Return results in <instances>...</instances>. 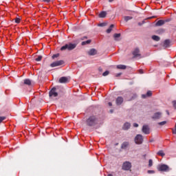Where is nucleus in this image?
I'll return each mask as SVG.
<instances>
[{
  "instance_id": "24",
  "label": "nucleus",
  "mask_w": 176,
  "mask_h": 176,
  "mask_svg": "<svg viewBox=\"0 0 176 176\" xmlns=\"http://www.w3.org/2000/svg\"><path fill=\"white\" fill-rule=\"evenodd\" d=\"M24 85H28V86H30L31 85V80L25 79L24 80Z\"/></svg>"
},
{
  "instance_id": "39",
  "label": "nucleus",
  "mask_w": 176,
  "mask_h": 176,
  "mask_svg": "<svg viewBox=\"0 0 176 176\" xmlns=\"http://www.w3.org/2000/svg\"><path fill=\"white\" fill-rule=\"evenodd\" d=\"M142 98H146V97H148V96H146V94H143L142 95Z\"/></svg>"
},
{
  "instance_id": "34",
  "label": "nucleus",
  "mask_w": 176,
  "mask_h": 176,
  "mask_svg": "<svg viewBox=\"0 0 176 176\" xmlns=\"http://www.w3.org/2000/svg\"><path fill=\"white\" fill-rule=\"evenodd\" d=\"M105 25H107V23H100L98 25V27H105Z\"/></svg>"
},
{
  "instance_id": "32",
  "label": "nucleus",
  "mask_w": 176,
  "mask_h": 176,
  "mask_svg": "<svg viewBox=\"0 0 176 176\" xmlns=\"http://www.w3.org/2000/svg\"><path fill=\"white\" fill-rule=\"evenodd\" d=\"M107 75H109V71H106L102 74L103 76H107Z\"/></svg>"
},
{
  "instance_id": "23",
  "label": "nucleus",
  "mask_w": 176,
  "mask_h": 176,
  "mask_svg": "<svg viewBox=\"0 0 176 176\" xmlns=\"http://www.w3.org/2000/svg\"><path fill=\"white\" fill-rule=\"evenodd\" d=\"M118 69H126V65H117Z\"/></svg>"
},
{
  "instance_id": "27",
  "label": "nucleus",
  "mask_w": 176,
  "mask_h": 176,
  "mask_svg": "<svg viewBox=\"0 0 176 176\" xmlns=\"http://www.w3.org/2000/svg\"><path fill=\"white\" fill-rule=\"evenodd\" d=\"M124 19L125 21H129V20H131V19H133V17H131V16H124Z\"/></svg>"
},
{
  "instance_id": "6",
  "label": "nucleus",
  "mask_w": 176,
  "mask_h": 176,
  "mask_svg": "<svg viewBox=\"0 0 176 176\" xmlns=\"http://www.w3.org/2000/svg\"><path fill=\"white\" fill-rule=\"evenodd\" d=\"M131 168V163L129 162H124L122 165V170H129Z\"/></svg>"
},
{
  "instance_id": "45",
  "label": "nucleus",
  "mask_w": 176,
  "mask_h": 176,
  "mask_svg": "<svg viewBox=\"0 0 176 176\" xmlns=\"http://www.w3.org/2000/svg\"><path fill=\"white\" fill-rule=\"evenodd\" d=\"M109 107H112V102H109Z\"/></svg>"
},
{
  "instance_id": "12",
  "label": "nucleus",
  "mask_w": 176,
  "mask_h": 176,
  "mask_svg": "<svg viewBox=\"0 0 176 176\" xmlns=\"http://www.w3.org/2000/svg\"><path fill=\"white\" fill-rule=\"evenodd\" d=\"M153 119H160V118H162V113L161 112H157L155 113H154V115L153 116Z\"/></svg>"
},
{
  "instance_id": "44",
  "label": "nucleus",
  "mask_w": 176,
  "mask_h": 176,
  "mask_svg": "<svg viewBox=\"0 0 176 176\" xmlns=\"http://www.w3.org/2000/svg\"><path fill=\"white\" fill-rule=\"evenodd\" d=\"M120 75H122V73H118V74H117L116 75V76H120Z\"/></svg>"
},
{
  "instance_id": "48",
  "label": "nucleus",
  "mask_w": 176,
  "mask_h": 176,
  "mask_svg": "<svg viewBox=\"0 0 176 176\" xmlns=\"http://www.w3.org/2000/svg\"><path fill=\"white\" fill-rule=\"evenodd\" d=\"M109 2H113V0H109Z\"/></svg>"
},
{
  "instance_id": "16",
  "label": "nucleus",
  "mask_w": 176,
  "mask_h": 176,
  "mask_svg": "<svg viewBox=\"0 0 176 176\" xmlns=\"http://www.w3.org/2000/svg\"><path fill=\"white\" fill-rule=\"evenodd\" d=\"M157 155H158V156H162V157H164V156H166V154L164 153V151H163V150H160L157 153Z\"/></svg>"
},
{
  "instance_id": "17",
  "label": "nucleus",
  "mask_w": 176,
  "mask_h": 176,
  "mask_svg": "<svg viewBox=\"0 0 176 176\" xmlns=\"http://www.w3.org/2000/svg\"><path fill=\"white\" fill-rule=\"evenodd\" d=\"M106 16H107V12L105 11L101 12L99 14V17H100V19H104V17H105Z\"/></svg>"
},
{
  "instance_id": "15",
  "label": "nucleus",
  "mask_w": 176,
  "mask_h": 176,
  "mask_svg": "<svg viewBox=\"0 0 176 176\" xmlns=\"http://www.w3.org/2000/svg\"><path fill=\"white\" fill-rule=\"evenodd\" d=\"M122 102H123V98L122 97L120 96V97L117 98V99H116L117 105H120V104H122Z\"/></svg>"
},
{
  "instance_id": "20",
  "label": "nucleus",
  "mask_w": 176,
  "mask_h": 176,
  "mask_svg": "<svg viewBox=\"0 0 176 176\" xmlns=\"http://www.w3.org/2000/svg\"><path fill=\"white\" fill-rule=\"evenodd\" d=\"M164 45L165 47H168V46H170V40H165L164 42Z\"/></svg>"
},
{
  "instance_id": "14",
  "label": "nucleus",
  "mask_w": 176,
  "mask_h": 176,
  "mask_svg": "<svg viewBox=\"0 0 176 176\" xmlns=\"http://www.w3.org/2000/svg\"><path fill=\"white\" fill-rule=\"evenodd\" d=\"M59 82L60 83H67L68 82V78H67V77H61L59 79Z\"/></svg>"
},
{
  "instance_id": "9",
  "label": "nucleus",
  "mask_w": 176,
  "mask_h": 176,
  "mask_svg": "<svg viewBox=\"0 0 176 176\" xmlns=\"http://www.w3.org/2000/svg\"><path fill=\"white\" fill-rule=\"evenodd\" d=\"M133 54L134 57H139V58H141V54H140V49L135 48L133 52Z\"/></svg>"
},
{
  "instance_id": "2",
  "label": "nucleus",
  "mask_w": 176,
  "mask_h": 176,
  "mask_svg": "<svg viewBox=\"0 0 176 176\" xmlns=\"http://www.w3.org/2000/svg\"><path fill=\"white\" fill-rule=\"evenodd\" d=\"M87 124L88 126H94L96 124V117L91 116L87 120Z\"/></svg>"
},
{
  "instance_id": "10",
  "label": "nucleus",
  "mask_w": 176,
  "mask_h": 176,
  "mask_svg": "<svg viewBox=\"0 0 176 176\" xmlns=\"http://www.w3.org/2000/svg\"><path fill=\"white\" fill-rule=\"evenodd\" d=\"M89 56H96L97 54V50L92 48L88 52Z\"/></svg>"
},
{
  "instance_id": "18",
  "label": "nucleus",
  "mask_w": 176,
  "mask_h": 176,
  "mask_svg": "<svg viewBox=\"0 0 176 176\" xmlns=\"http://www.w3.org/2000/svg\"><path fill=\"white\" fill-rule=\"evenodd\" d=\"M113 37L115 41H120V34H115Z\"/></svg>"
},
{
  "instance_id": "26",
  "label": "nucleus",
  "mask_w": 176,
  "mask_h": 176,
  "mask_svg": "<svg viewBox=\"0 0 176 176\" xmlns=\"http://www.w3.org/2000/svg\"><path fill=\"white\" fill-rule=\"evenodd\" d=\"M167 124V121H162V122H158V124L160 126H164V124Z\"/></svg>"
},
{
  "instance_id": "49",
  "label": "nucleus",
  "mask_w": 176,
  "mask_h": 176,
  "mask_svg": "<svg viewBox=\"0 0 176 176\" xmlns=\"http://www.w3.org/2000/svg\"><path fill=\"white\" fill-rule=\"evenodd\" d=\"M110 112H111V113H112V112H113V111L111 110Z\"/></svg>"
},
{
  "instance_id": "40",
  "label": "nucleus",
  "mask_w": 176,
  "mask_h": 176,
  "mask_svg": "<svg viewBox=\"0 0 176 176\" xmlns=\"http://www.w3.org/2000/svg\"><path fill=\"white\" fill-rule=\"evenodd\" d=\"M148 174H152V173H155V171H153V170H148Z\"/></svg>"
},
{
  "instance_id": "21",
  "label": "nucleus",
  "mask_w": 176,
  "mask_h": 176,
  "mask_svg": "<svg viewBox=\"0 0 176 176\" xmlns=\"http://www.w3.org/2000/svg\"><path fill=\"white\" fill-rule=\"evenodd\" d=\"M113 27H114L113 25H111L110 27H109V28H108V29L107 30L106 32H107V34H111V32H112V30H113Z\"/></svg>"
},
{
  "instance_id": "11",
  "label": "nucleus",
  "mask_w": 176,
  "mask_h": 176,
  "mask_svg": "<svg viewBox=\"0 0 176 176\" xmlns=\"http://www.w3.org/2000/svg\"><path fill=\"white\" fill-rule=\"evenodd\" d=\"M167 21H168V20L164 21V20H159L157 23H156V25L157 27H161V25H164V23H166Z\"/></svg>"
},
{
  "instance_id": "46",
  "label": "nucleus",
  "mask_w": 176,
  "mask_h": 176,
  "mask_svg": "<svg viewBox=\"0 0 176 176\" xmlns=\"http://www.w3.org/2000/svg\"><path fill=\"white\" fill-rule=\"evenodd\" d=\"M166 113L167 115H170V113L168 112V111H166Z\"/></svg>"
},
{
  "instance_id": "8",
  "label": "nucleus",
  "mask_w": 176,
  "mask_h": 176,
  "mask_svg": "<svg viewBox=\"0 0 176 176\" xmlns=\"http://www.w3.org/2000/svg\"><path fill=\"white\" fill-rule=\"evenodd\" d=\"M58 94L56 91V88H52L50 91V97H57Z\"/></svg>"
},
{
  "instance_id": "13",
  "label": "nucleus",
  "mask_w": 176,
  "mask_h": 176,
  "mask_svg": "<svg viewBox=\"0 0 176 176\" xmlns=\"http://www.w3.org/2000/svg\"><path fill=\"white\" fill-rule=\"evenodd\" d=\"M131 126V124H130V122H125L123 125V130H129V129H130V127Z\"/></svg>"
},
{
  "instance_id": "33",
  "label": "nucleus",
  "mask_w": 176,
  "mask_h": 176,
  "mask_svg": "<svg viewBox=\"0 0 176 176\" xmlns=\"http://www.w3.org/2000/svg\"><path fill=\"white\" fill-rule=\"evenodd\" d=\"M131 96H132V97L130 100H134V98H136V97H137V94H131Z\"/></svg>"
},
{
  "instance_id": "41",
  "label": "nucleus",
  "mask_w": 176,
  "mask_h": 176,
  "mask_svg": "<svg viewBox=\"0 0 176 176\" xmlns=\"http://www.w3.org/2000/svg\"><path fill=\"white\" fill-rule=\"evenodd\" d=\"M133 127H138V124L134 123L133 124Z\"/></svg>"
},
{
  "instance_id": "31",
  "label": "nucleus",
  "mask_w": 176,
  "mask_h": 176,
  "mask_svg": "<svg viewBox=\"0 0 176 176\" xmlns=\"http://www.w3.org/2000/svg\"><path fill=\"white\" fill-rule=\"evenodd\" d=\"M146 96H147V97H151V96H152V91H147V93L146 94Z\"/></svg>"
},
{
  "instance_id": "37",
  "label": "nucleus",
  "mask_w": 176,
  "mask_h": 176,
  "mask_svg": "<svg viewBox=\"0 0 176 176\" xmlns=\"http://www.w3.org/2000/svg\"><path fill=\"white\" fill-rule=\"evenodd\" d=\"M42 2H45L46 3H49V2H50L51 0H41Z\"/></svg>"
},
{
  "instance_id": "38",
  "label": "nucleus",
  "mask_w": 176,
  "mask_h": 176,
  "mask_svg": "<svg viewBox=\"0 0 176 176\" xmlns=\"http://www.w3.org/2000/svg\"><path fill=\"white\" fill-rule=\"evenodd\" d=\"M57 57H58V54H54V55L52 56V58H57Z\"/></svg>"
},
{
  "instance_id": "30",
  "label": "nucleus",
  "mask_w": 176,
  "mask_h": 176,
  "mask_svg": "<svg viewBox=\"0 0 176 176\" xmlns=\"http://www.w3.org/2000/svg\"><path fill=\"white\" fill-rule=\"evenodd\" d=\"M5 119H6V117L0 116V123H2V122H3V120H5Z\"/></svg>"
},
{
  "instance_id": "5",
  "label": "nucleus",
  "mask_w": 176,
  "mask_h": 176,
  "mask_svg": "<svg viewBox=\"0 0 176 176\" xmlns=\"http://www.w3.org/2000/svg\"><path fill=\"white\" fill-rule=\"evenodd\" d=\"M63 64H64V60H57L51 63L50 67L54 68V67H60V65H63Z\"/></svg>"
},
{
  "instance_id": "43",
  "label": "nucleus",
  "mask_w": 176,
  "mask_h": 176,
  "mask_svg": "<svg viewBox=\"0 0 176 176\" xmlns=\"http://www.w3.org/2000/svg\"><path fill=\"white\" fill-rule=\"evenodd\" d=\"M139 72H140V74H144V70L140 69V70H139Z\"/></svg>"
},
{
  "instance_id": "22",
  "label": "nucleus",
  "mask_w": 176,
  "mask_h": 176,
  "mask_svg": "<svg viewBox=\"0 0 176 176\" xmlns=\"http://www.w3.org/2000/svg\"><path fill=\"white\" fill-rule=\"evenodd\" d=\"M152 39L153 41H156V42H159V41H160V37H159L158 36L154 35L152 36Z\"/></svg>"
},
{
  "instance_id": "7",
  "label": "nucleus",
  "mask_w": 176,
  "mask_h": 176,
  "mask_svg": "<svg viewBox=\"0 0 176 176\" xmlns=\"http://www.w3.org/2000/svg\"><path fill=\"white\" fill-rule=\"evenodd\" d=\"M142 131V133H144V134H149V133H151V131H149V126L143 125Z\"/></svg>"
},
{
  "instance_id": "3",
  "label": "nucleus",
  "mask_w": 176,
  "mask_h": 176,
  "mask_svg": "<svg viewBox=\"0 0 176 176\" xmlns=\"http://www.w3.org/2000/svg\"><path fill=\"white\" fill-rule=\"evenodd\" d=\"M144 142V138H142V135H137L136 137L135 138V144H138V145L142 144Z\"/></svg>"
},
{
  "instance_id": "28",
  "label": "nucleus",
  "mask_w": 176,
  "mask_h": 176,
  "mask_svg": "<svg viewBox=\"0 0 176 176\" xmlns=\"http://www.w3.org/2000/svg\"><path fill=\"white\" fill-rule=\"evenodd\" d=\"M14 21H15V23H16V24H19V23H20V21H21V19L20 18H16V19H14Z\"/></svg>"
},
{
  "instance_id": "36",
  "label": "nucleus",
  "mask_w": 176,
  "mask_h": 176,
  "mask_svg": "<svg viewBox=\"0 0 176 176\" xmlns=\"http://www.w3.org/2000/svg\"><path fill=\"white\" fill-rule=\"evenodd\" d=\"M173 107H174L175 109H176V100H174L173 102Z\"/></svg>"
},
{
  "instance_id": "25",
  "label": "nucleus",
  "mask_w": 176,
  "mask_h": 176,
  "mask_svg": "<svg viewBox=\"0 0 176 176\" xmlns=\"http://www.w3.org/2000/svg\"><path fill=\"white\" fill-rule=\"evenodd\" d=\"M127 146H129V142H125L122 144V148H127Z\"/></svg>"
},
{
  "instance_id": "4",
  "label": "nucleus",
  "mask_w": 176,
  "mask_h": 176,
  "mask_svg": "<svg viewBox=\"0 0 176 176\" xmlns=\"http://www.w3.org/2000/svg\"><path fill=\"white\" fill-rule=\"evenodd\" d=\"M158 171H168V166L166 164H160L157 166Z\"/></svg>"
},
{
  "instance_id": "42",
  "label": "nucleus",
  "mask_w": 176,
  "mask_h": 176,
  "mask_svg": "<svg viewBox=\"0 0 176 176\" xmlns=\"http://www.w3.org/2000/svg\"><path fill=\"white\" fill-rule=\"evenodd\" d=\"M173 133L176 134V128H175V129L173 130Z\"/></svg>"
},
{
  "instance_id": "35",
  "label": "nucleus",
  "mask_w": 176,
  "mask_h": 176,
  "mask_svg": "<svg viewBox=\"0 0 176 176\" xmlns=\"http://www.w3.org/2000/svg\"><path fill=\"white\" fill-rule=\"evenodd\" d=\"M41 60H42V56H38L36 58V61H41Z\"/></svg>"
},
{
  "instance_id": "47",
  "label": "nucleus",
  "mask_w": 176,
  "mask_h": 176,
  "mask_svg": "<svg viewBox=\"0 0 176 176\" xmlns=\"http://www.w3.org/2000/svg\"><path fill=\"white\" fill-rule=\"evenodd\" d=\"M107 176H113V175H112V174H109Z\"/></svg>"
},
{
  "instance_id": "1",
  "label": "nucleus",
  "mask_w": 176,
  "mask_h": 176,
  "mask_svg": "<svg viewBox=\"0 0 176 176\" xmlns=\"http://www.w3.org/2000/svg\"><path fill=\"white\" fill-rule=\"evenodd\" d=\"M75 47H76V44L69 43L61 47L60 50H67H67H74Z\"/></svg>"
},
{
  "instance_id": "29",
  "label": "nucleus",
  "mask_w": 176,
  "mask_h": 176,
  "mask_svg": "<svg viewBox=\"0 0 176 176\" xmlns=\"http://www.w3.org/2000/svg\"><path fill=\"white\" fill-rule=\"evenodd\" d=\"M153 165V161L152 160H149L148 161L149 167H152Z\"/></svg>"
},
{
  "instance_id": "19",
  "label": "nucleus",
  "mask_w": 176,
  "mask_h": 176,
  "mask_svg": "<svg viewBox=\"0 0 176 176\" xmlns=\"http://www.w3.org/2000/svg\"><path fill=\"white\" fill-rule=\"evenodd\" d=\"M89 43H91V40H87L86 41H82L81 43L82 46H85L86 45H89Z\"/></svg>"
}]
</instances>
